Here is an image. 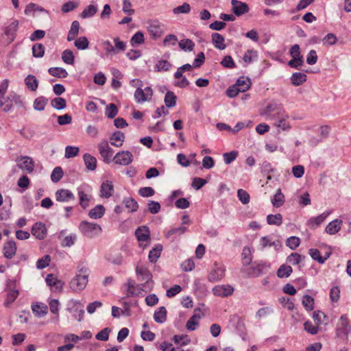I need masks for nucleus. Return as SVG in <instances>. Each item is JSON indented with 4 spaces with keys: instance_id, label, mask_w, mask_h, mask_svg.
Returning <instances> with one entry per match:
<instances>
[{
    "instance_id": "1",
    "label": "nucleus",
    "mask_w": 351,
    "mask_h": 351,
    "mask_svg": "<svg viewBox=\"0 0 351 351\" xmlns=\"http://www.w3.org/2000/svg\"><path fill=\"white\" fill-rule=\"evenodd\" d=\"M8 86V80H4L0 84V109L4 112L10 111L14 104L23 106L20 95L14 93L6 95Z\"/></svg>"
},
{
    "instance_id": "2",
    "label": "nucleus",
    "mask_w": 351,
    "mask_h": 351,
    "mask_svg": "<svg viewBox=\"0 0 351 351\" xmlns=\"http://www.w3.org/2000/svg\"><path fill=\"white\" fill-rule=\"evenodd\" d=\"M329 133L330 128L328 125L311 128V133L308 134V145L312 147L317 146L328 136Z\"/></svg>"
},
{
    "instance_id": "3",
    "label": "nucleus",
    "mask_w": 351,
    "mask_h": 351,
    "mask_svg": "<svg viewBox=\"0 0 351 351\" xmlns=\"http://www.w3.org/2000/svg\"><path fill=\"white\" fill-rule=\"evenodd\" d=\"M88 273L86 269H81L79 273L71 280L70 287L75 292L82 291L88 283Z\"/></svg>"
},
{
    "instance_id": "4",
    "label": "nucleus",
    "mask_w": 351,
    "mask_h": 351,
    "mask_svg": "<svg viewBox=\"0 0 351 351\" xmlns=\"http://www.w3.org/2000/svg\"><path fill=\"white\" fill-rule=\"evenodd\" d=\"M351 332V325L346 315H343L339 319L337 324L336 335L338 338L345 341L348 340V335Z\"/></svg>"
},
{
    "instance_id": "5",
    "label": "nucleus",
    "mask_w": 351,
    "mask_h": 351,
    "mask_svg": "<svg viewBox=\"0 0 351 351\" xmlns=\"http://www.w3.org/2000/svg\"><path fill=\"white\" fill-rule=\"evenodd\" d=\"M79 228L84 234L90 237L101 232V228L99 225L86 221H82Z\"/></svg>"
},
{
    "instance_id": "6",
    "label": "nucleus",
    "mask_w": 351,
    "mask_h": 351,
    "mask_svg": "<svg viewBox=\"0 0 351 351\" xmlns=\"http://www.w3.org/2000/svg\"><path fill=\"white\" fill-rule=\"evenodd\" d=\"M99 152L103 159V161L109 164L112 161V156L114 153L112 149L110 147L106 140L101 141L98 145Z\"/></svg>"
},
{
    "instance_id": "7",
    "label": "nucleus",
    "mask_w": 351,
    "mask_h": 351,
    "mask_svg": "<svg viewBox=\"0 0 351 351\" xmlns=\"http://www.w3.org/2000/svg\"><path fill=\"white\" fill-rule=\"evenodd\" d=\"M290 55L292 59L289 61L288 65L291 68H298L303 64L302 56L300 55V47L294 45L290 49Z\"/></svg>"
},
{
    "instance_id": "8",
    "label": "nucleus",
    "mask_w": 351,
    "mask_h": 351,
    "mask_svg": "<svg viewBox=\"0 0 351 351\" xmlns=\"http://www.w3.org/2000/svg\"><path fill=\"white\" fill-rule=\"evenodd\" d=\"M135 234L141 247L145 248L149 245L150 241V235L148 228L146 226H141L138 228L135 232Z\"/></svg>"
},
{
    "instance_id": "9",
    "label": "nucleus",
    "mask_w": 351,
    "mask_h": 351,
    "mask_svg": "<svg viewBox=\"0 0 351 351\" xmlns=\"http://www.w3.org/2000/svg\"><path fill=\"white\" fill-rule=\"evenodd\" d=\"M243 269V272L248 278H254L261 275L265 267V264L262 263H254L251 265Z\"/></svg>"
},
{
    "instance_id": "10",
    "label": "nucleus",
    "mask_w": 351,
    "mask_h": 351,
    "mask_svg": "<svg viewBox=\"0 0 351 351\" xmlns=\"http://www.w3.org/2000/svg\"><path fill=\"white\" fill-rule=\"evenodd\" d=\"M16 162L17 166L23 171L31 173L34 169V162L33 159L29 156H20L16 158Z\"/></svg>"
},
{
    "instance_id": "11",
    "label": "nucleus",
    "mask_w": 351,
    "mask_h": 351,
    "mask_svg": "<svg viewBox=\"0 0 351 351\" xmlns=\"http://www.w3.org/2000/svg\"><path fill=\"white\" fill-rule=\"evenodd\" d=\"M132 157L131 152L128 151H122L117 153L112 161L117 165H128L132 162Z\"/></svg>"
},
{
    "instance_id": "12",
    "label": "nucleus",
    "mask_w": 351,
    "mask_h": 351,
    "mask_svg": "<svg viewBox=\"0 0 351 351\" xmlns=\"http://www.w3.org/2000/svg\"><path fill=\"white\" fill-rule=\"evenodd\" d=\"M153 90L150 87H146L144 90L138 88L134 93L135 99L138 103H143L151 100Z\"/></svg>"
},
{
    "instance_id": "13",
    "label": "nucleus",
    "mask_w": 351,
    "mask_h": 351,
    "mask_svg": "<svg viewBox=\"0 0 351 351\" xmlns=\"http://www.w3.org/2000/svg\"><path fill=\"white\" fill-rule=\"evenodd\" d=\"M45 281L51 290L54 292L61 291L64 286V282L52 274L47 276Z\"/></svg>"
},
{
    "instance_id": "14",
    "label": "nucleus",
    "mask_w": 351,
    "mask_h": 351,
    "mask_svg": "<svg viewBox=\"0 0 351 351\" xmlns=\"http://www.w3.org/2000/svg\"><path fill=\"white\" fill-rule=\"evenodd\" d=\"M234 288L229 285H217L213 288V293L217 297H228L233 293Z\"/></svg>"
},
{
    "instance_id": "15",
    "label": "nucleus",
    "mask_w": 351,
    "mask_h": 351,
    "mask_svg": "<svg viewBox=\"0 0 351 351\" xmlns=\"http://www.w3.org/2000/svg\"><path fill=\"white\" fill-rule=\"evenodd\" d=\"M47 228L45 225L41 222L36 223L32 228V235L38 239H44L47 236Z\"/></svg>"
},
{
    "instance_id": "16",
    "label": "nucleus",
    "mask_w": 351,
    "mask_h": 351,
    "mask_svg": "<svg viewBox=\"0 0 351 351\" xmlns=\"http://www.w3.org/2000/svg\"><path fill=\"white\" fill-rule=\"evenodd\" d=\"M128 289H127V296L128 297H132V296H136L141 294L142 291H143V287L145 285H136V282L134 280H130L128 282L127 284Z\"/></svg>"
},
{
    "instance_id": "17",
    "label": "nucleus",
    "mask_w": 351,
    "mask_h": 351,
    "mask_svg": "<svg viewBox=\"0 0 351 351\" xmlns=\"http://www.w3.org/2000/svg\"><path fill=\"white\" fill-rule=\"evenodd\" d=\"M225 276V269L223 267H216L212 269L208 276L210 282H215L221 280Z\"/></svg>"
},
{
    "instance_id": "18",
    "label": "nucleus",
    "mask_w": 351,
    "mask_h": 351,
    "mask_svg": "<svg viewBox=\"0 0 351 351\" xmlns=\"http://www.w3.org/2000/svg\"><path fill=\"white\" fill-rule=\"evenodd\" d=\"M114 193V186L111 181L104 182L100 187V196L104 198H109Z\"/></svg>"
},
{
    "instance_id": "19",
    "label": "nucleus",
    "mask_w": 351,
    "mask_h": 351,
    "mask_svg": "<svg viewBox=\"0 0 351 351\" xmlns=\"http://www.w3.org/2000/svg\"><path fill=\"white\" fill-rule=\"evenodd\" d=\"M308 254L313 260L317 261L319 264H324L331 255V252H327L324 256H322L319 250L317 249H310Z\"/></svg>"
},
{
    "instance_id": "20",
    "label": "nucleus",
    "mask_w": 351,
    "mask_h": 351,
    "mask_svg": "<svg viewBox=\"0 0 351 351\" xmlns=\"http://www.w3.org/2000/svg\"><path fill=\"white\" fill-rule=\"evenodd\" d=\"M18 26L19 21L17 20H14L5 27L4 34L8 36L9 43L14 40Z\"/></svg>"
},
{
    "instance_id": "21",
    "label": "nucleus",
    "mask_w": 351,
    "mask_h": 351,
    "mask_svg": "<svg viewBox=\"0 0 351 351\" xmlns=\"http://www.w3.org/2000/svg\"><path fill=\"white\" fill-rule=\"evenodd\" d=\"M125 134L121 131L114 132L110 136V143L112 146L120 147L125 141Z\"/></svg>"
},
{
    "instance_id": "22",
    "label": "nucleus",
    "mask_w": 351,
    "mask_h": 351,
    "mask_svg": "<svg viewBox=\"0 0 351 351\" xmlns=\"http://www.w3.org/2000/svg\"><path fill=\"white\" fill-rule=\"evenodd\" d=\"M16 245L14 241H10L5 243L3 252L4 256L7 258H12L16 252Z\"/></svg>"
},
{
    "instance_id": "23",
    "label": "nucleus",
    "mask_w": 351,
    "mask_h": 351,
    "mask_svg": "<svg viewBox=\"0 0 351 351\" xmlns=\"http://www.w3.org/2000/svg\"><path fill=\"white\" fill-rule=\"evenodd\" d=\"M56 198L58 202H69L74 199V195L68 189H60L56 193Z\"/></svg>"
},
{
    "instance_id": "24",
    "label": "nucleus",
    "mask_w": 351,
    "mask_h": 351,
    "mask_svg": "<svg viewBox=\"0 0 351 351\" xmlns=\"http://www.w3.org/2000/svg\"><path fill=\"white\" fill-rule=\"evenodd\" d=\"M232 10H233L234 13L237 16L243 14L247 12V11H248V6L246 3H241L237 0H232Z\"/></svg>"
},
{
    "instance_id": "25",
    "label": "nucleus",
    "mask_w": 351,
    "mask_h": 351,
    "mask_svg": "<svg viewBox=\"0 0 351 351\" xmlns=\"http://www.w3.org/2000/svg\"><path fill=\"white\" fill-rule=\"evenodd\" d=\"M342 223V220L338 219L331 221L326 227L325 230L329 234H335L340 230Z\"/></svg>"
},
{
    "instance_id": "26",
    "label": "nucleus",
    "mask_w": 351,
    "mask_h": 351,
    "mask_svg": "<svg viewBox=\"0 0 351 351\" xmlns=\"http://www.w3.org/2000/svg\"><path fill=\"white\" fill-rule=\"evenodd\" d=\"M212 42L215 47L220 50H223L226 48V45L225 43L224 37L219 33H213L211 35Z\"/></svg>"
},
{
    "instance_id": "27",
    "label": "nucleus",
    "mask_w": 351,
    "mask_h": 351,
    "mask_svg": "<svg viewBox=\"0 0 351 351\" xmlns=\"http://www.w3.org/2000/svg\"><path fill=\"white\" fill-rule=\"evenodd\" d=\"M32 309L35 315L38 317H43L48 312V307L43 303H36L32 306Z\"/></svg>"
},
{
    "instance_id": "28",
    "label": "nucleus",
    "mask_w": 351,
    "mask_h": 351,
    "mask_svg": "<svg viewBox=\"0 0 351 351\" xmlns=\"http://www.w3.org/2000/svg\"><path fill=\"white\" fill-rule=\"evenodd\" d=\"M105 211L106 209L102 205H97L93 208L90 210L88 216L91 219H100L104 216Z\"/></svg>"
},
{
    "instance_id": "29",
    "label": "nucleus",
    "mask_w": 351,
    "mask_h": 351,
    "mask_svg": "<svg viewBox=\"0 0 351 351\" xmlns=\"http://www.w3.org/2000/svg\"><path fill=\"white\" fill-rule=\"evenodd\" d=\"M79 204L83 208H86L90 204L92 198L91 195L85 193L82 190L78 191Z\"/></svg>"
},
{
    "instance_id": "30",
    "label": "nucleus",
    "mask_w": 351,
    "mask_h": 351,
    "mask_svg": "<svg viewBox=\"0 0 351 351\" xmlns=\"http://www.w3.org/2000/svg\"><path fill=\"white\" fill-rule=\"evenodd\" d=\"M84 160L86 168L89 170L94 171L97 168V159L90 154L84 155Z\"/></svg>"
},
{
    "instance_id": "31",
    "label": "nucleus",
    "mask_w": 351,
    "mask_h": 351,
    "mask_svg": "<svg viewBox=\"0 0 351 351\" xmlns=\"http://www.w3.org/2000/svg\"><path fill=\"white\" fill-rule=\"evenodd\" d=\"M25 84L31 91H36L38 86V81L34 75H29L25 79Z\"/></svg>"
},
{
    "instance_id": "32",
    "label": "nucleus",
    "mask_w": 351,
    "mask_h": 351,
    "mask_svg": "<svg viewBox=\"0 0 351 351\" xmlns=\"http://www.w3.org/2000/svg\"><path fill=\"white\" fill-rule=\"evenodd\" d=\"M235 84L241 89V93H244L250 88L251 82L249 78L241 77L237 80Z\"/></svg>"
},
{
    "instance_id": "33",
    "label": "nucleus",
    "mask_w": 351,
    "mask_h": 351,
    "mask_svg": "<svg viewBox=\"0 0 351 351\" xmlns=\"http://www.w3.org/2000/svg\"><path fill=\"white\" fill-rule=\"evenodd\" d=\"M154 320L158 323H163L167 319V310L164 306L158 308L154 315Z\"/></svg>"
},
{
    "instance_id": "34",
    "label": "nucleus",
    "mask_w": 351,
    "mask_h": 351,
    "mask_svg": "<svg viewBox=\"0 0 351 351\" xmlns=\"http://www.w3.org/2000/svg\"><path fill=\"white\" fill-rule=\"evenodd\" d=\"M171 68V64L166 60H160L154 66L155 71L164 72L168 71Z\"/></svg>"
},
{
    "instance_id": "35",
    "label": "nucleus",
    "mask_w": 351,
    "mask_h": 351,
    "mask_svg": "<svg viewBox=\"0 0 351 351\" xmlns=\"http://www.w3.org/2000/svg\"><path fill=\"white\" fill-rule=\"evenodd\" d=\"M49 73L56 77L65 78L68 75L67 71L60 67H51L48 70Z\"/></svg>"
},
{
    "instance_id": "36",
    "label": "nucleus",
    "mask_w": 351,
    "mask_h": 351,
    "mask_svg": "<svg viewBox=\"0 0 351 351\" xmlns=\"http://www.w3.org/2000/svg\"><path fill=\"white\" fill-rule=\"evenodd\" d=\"M80 23L78 21H75L72 23L71 29L67 35V40L69 41L73 40L79 33Z\"/></svg>"
},
{
    "instance_id": "37",
    "label": "nucleus",
    "mask_w": 351,
    "mask_h": 351,
    "mask_svg": "<svg viewBox=\"0 0 351 351\" xmlns=\"http://www.w3.org/2000/svg\"><path fill=\"white\" fill-rule=\"evenodd\" d=\"M293 269L291 266L282 265L277 271V276L280 278H287L292 273Z\"/></svg>"
},
{
    "instance_id": "38",
    "label": "nucleus",
    "mask_w": 351,
    "mask_h": 351,
    "mask_svg": "<svg viewBox=\"0 0 351 351\" xmlns=\"http://www.w3.org/2000/svg\"><path fill=\"white\" fill-rule=\"evenodd\" d=\"M201 318V315L197 313H195L186 322V328L189 330H194L196 326L199 324V321Z\"/></svg>"
},
{
    "instance_id": "39",
    "label": "nucleus",
    "mask_w": 351,
    "mask_h": 351,
    "mask_svg": "<svg viewBox=\"0 0 351 351\" xmlns=\"http://www.w3.org/2000/svg\"><path fill=\"white\" fill-rule=\"evenodd\" d=\"M19 291L14 289H10L7 291L6 298L5 300V305L8 306L12 304L18 297Z\"/></svg>"
},
{
    "instance_id": "40",
    "label": "nucleus",
    "mask_w": 351,
    "mask_h": 351,
    "mask_svg": "<svg viewBox=\"0 0 351 351\" xmlns=\"http://www.w3.org/2000/svg\"><path fill=\"white\" fill-rule=\"evenodd\" d=\"M62 61L67 64H73L75 61V56L73 53L70 49L64 50L62 53Z\"/></svg>"
},
{
    "instance_id": "41",
    "label": "nucleus",
    "mask_w": 351,
    "mask_h": 351,
    "mask_svg": "<svg viewBox=\"0 0 351 351\" xmlns=\"http://www.w3.org/2000/svg\"><path fill=\"white\" fill-rule=\"evenodd\" d=\"M162 247L160 245H156L154 247L149 254V259L152 263H155L157 261L158 258L160 256L161 251Z\"/></svg>"
},
{
    "instance_id": "42",
    "label": "nucleus",
    "mask_w": 351,
    "mask_h": 351,
    "mask_svg": "<svg viewBox=\"0 0 351 351\" xmlns=\"http://www.w3.org/2000/svg\"><path fill=\"white\" fill-rule=\"evenodd\" d=\"M242 261L244 265H249L252 261V252L249 247H244L242 252Z\"/></svg>"
},
{
    "instance_id": "43",
    "label": "nucleus",
    "mask_w": 351,
    "mask_h": 351,
    "mask_svg": "<svg viewBox=\"0 0 351 351\" xmlns=\"http://www.w3.org/2000/svg\"><path fill=\"white\" fill-rule=\"evenodd\" d=\"M285 202V196L281 193V190L278 189L272 199V204L274 207L278 208Z\"/></svg>"
},
{
    "instance_id": "44",
    "label": "nucleus",
    "mask_w": 351,
    "mask_h": 351,
    "mask_svg": "<svg viewBox=\"0 0 351 351\" xmlns=\"http://www.w3.org/2000/svg\"><path fill=\"white\" fill-rule=\"evenodd\" d=\"M267 221L269 225L280 226L282 221V216L280 214L269 215L267 217Z\"/></svg>"
},
{
    "instance_id": "45",
    "label": "nucleus",
    "mask_w": 351,
    "mask_h": 351,
    "mask_svg": "<svg viewBox=\"0 0 351 351\" xmlns=\"http://www.w3.org/2000/svg\"><path fill=\"white\" fill-rule=\"evenodd\" d=\"M330 212H324L319 215L316 217H311L308 219V223L313 224H315V226H318L321 223H322L330 215Z\"/></svg>"
},
{
    "instance_id": "46",
    "label": "nucleus",
    "mask_w": 351,
    "mask_h": 351,
    "mask_svg": "<svg viewBox=\"0 0 351 351\" xmlns=\"http://www.w3.org/2000/svg\"><path fill=\"white\" fill-rule=\"evenodd\" d=\"M306 80V76L304 73H295L291 77V82L295 86H299L304 82Z\"/></svg>"
},
{
    "instance_id": "47",
    "label": "nucleus",
    "mask_w": 351,
    "mask_h": 351,
    "mask_svg": "<svg viewBox=\"0 0 351 351\" xmlns=\"http://www.w3.org/2000/svg\"><path fill=\"white\" fill-rule=\"evenodd\" d=\"M33 56L36 58H42L45 54V47L41 43H36L32 47Z\"/></svg>"
},
{
    "instance_id": "48",
    "label": "nucleus",
    "mask_w": 351,
    "mask_h": 351,
    "mask_svg": "<svg viewBox=\"0 0 351 351\" xmlns=\"http://www.w3.org/2000/svg\"><path fill=\"white\" fill-rule=\"evenodd\" d=\"M47 99L40 96L36 98L34 102V108L37 110H43L47 104Z\"/></svg>"
},
{
    "instance_id": "49",
    "label": "nucleus",
    "mask_w": 351,
    "mask_h": 351,
    "mask_svg": "<svg viewBox=\"0 0 351 351\" xmlns=\"http://www.w3.org/2000/svg\"><path fill=\"white\" fill-rule=\"evenodd\" d=\"M136 274L143 276V280H145V283H148L149 280L152 278V274L149 271L144 267H137Z\"/></svg>"
},
{
    "instance_id": "50",
    "label": "nucleus",
    "mask_w": 351,
    "mask_h": 351,
    "mask_svg": "<svg viewBox=\"0 0 351 351\" xmlns=\"http://www.w3.org/2000/svg\"><path fill=\"white\" fill-rule=\"evenodd\" d=\"M305 256H302L298 253H292L287 257V261L292 265H299L302 261H304Z\"/></svg>"
},
{
    "instance_id": "51",
    "label": "nucleus",
    "mask_w": 351,
    "mask_h": 351,
    "mask_svg": "<svg viewBox=\"0 0 351 351\" xmlns=\"http://www.w3.org/2000/svg\"><path fill=\"white\" fill-rule=\"evenodd\" d=\"M165 102L167 107H173L176 104V96L171 91H168L165 97Z\"/></svg>"
},
{
    "instance_id": "52",
    "label": "nucleus",
    "mask_w": 351,
    "mask_h": 351,
    "mask_svg": "<svg viewBox=\"0 0 351 351\" xmlns=\"http://www.w3.org/2000/svg\"><path fill=\"white\" fill-rule=\"evenodd\" d=\"M313 319L316 325H320L324 322L326 315L324 312L320 311H315L313 314Z\"/></svg>"
},
{
    "instance_id": "53",
    "label": "nucleus",
    "mask_w": 351,
    "mask_h": 351,
    "mask_svg": "<svg viewBox=\"0 0 351 351\" xmlns=\"http://www.w3.org/2000/svg\"><path fill=\"white\" fill-rule=\"evenodd\" d=\"M51 106L58 110L63 109L66 106V100L62 97H56L51 100Z\"/></svg>"
},
{
    "instance_id": "54",
    "label": "nucleus",
    "mask_w": 351,
    "mask_h": 351,
    "mask_svg": "<svg viewBox=\"0 0 351 351\" xmlns=\"http://www.w3.org/2000/svg\"><path fill=\"white\" fill-rule=\"evenodd\" d=\"M97 11V8L94 5H88L86 9L83 10L81 14L82 18H88L93 16Z\"/></svg>"
},
{
    "instance_id": "55",
    "label": "nucleus",
    "mask_w": 351,
    "mask_h": 351,
    "mask_svg": "<svg viewBox=\"0 0 351 351\" xmlns=\"http://www.w3.org/2000/svg\"><path fill=\"white\" fill-rule=\"evenodd\" d=\"M63 176V171L60 167H56L51 175V179L53 182H58Z\"/></svg>"
},
{
    "instance_id": "56",
    "label": "nucleus",
    "mask_w": 351,
    "mask_h": 351,
    "mask_svg": "<svg viewBox=\"0 0 351 351\" xmlns=\"http://www.w3.org/2000/svg\"><path fill=\"white\" fill-rule=\"evenodd\" d=\"M88 45L89 42L88 39L84 36L80 37L75 41V46L78 49H86L88 47Z\"/></svg>"
},
{
    "instance_id": "57",
    "label": "nucleus",
    "mask_w": 351,
    "mask_h": 351,
    "mask_svg": "<svg viewBox=\"0 0 351 351\" xmlns=\"http://www.w3.org/2000/svg\"><path fill=\"white\" fill-rule=\"evenodd\" d=\"M179 46L182 50L192 51L194 48L195 44L190 39H183L179 42Z\"/></svg>"
},
{
    "instance_id": "58",
    "label": "nucleus",
    "mask_w": 351,
    "mask_h": 351,
    "mask_svg": "<svg viewBox=\"0 0 351 351\" xmlns=\"http://www.w3.org/2000/svg\"><path fill=\"white\" fill-rule=\"evenodd\" d=\"M149 34L155 38L160 37L162 34V29L159 25L151 24L148 27Z\"/></svg>"
},
{
    "instance_id": "59",
    "label": "nucleus",
    "mask_w": 351,
    "mask_h": 351,
    "mask_svg": "<svg viewBox=\"0 0 351 351\" xmlns=\"http://www.w3.org/2000/svg\"><path fill=\"white\" fill-rule=\"evenodd\" d=\"M118 113V109L115 104H110L107 106L106 108V115L110 118L113 119Z\"/></svg>"
},
{
    "instance_id": "60",
    "label": "nucleus",
    "mask_w": 351,
    "mask_h": 351,
    "mask_svg": "<svg viewBox=\"0 0 351 351\" xmlns=\"http://www.w3.org/2000/svg\"><path fill=\"white\" fill-rule=\"evenodd\" d=\"M131 45H141L145 42L144 35L141 32H137L131 38Z\"/></svg>"
},
{
    "instance_id": "61",
    "label": "nucleus",
    "mask_w": 351,
    "mask_h": 351,
    "mask_svg": "<svg viewBox=\"0 0 351 351\" xmlns=\"http://www.w3.org/2000/svg\"><path fill=\"white\" fill-rule=\"evenodd\" d=\"M193 67H194L193 65L192 66L189 64H186L183 65L182 66L179 67L177 71L175 73V75H174L175 78L180 79L182 76L184 72L191 71Z\"/></svg>"
},
{
    "instance_id": "62",
    "label": "nucleus",
    "mask_w": 351,
    "mask_h": 351,
    "mask_svg": "<svg viewBox=\"0 0 351 351\" xmlns=\"http://www.w3.org/2000/svg\"><path fill=\"white\" fill-rule=\"evenodd\" d=\"M173 341L176 343L180 344L181 346L189 344L191 341L187 335H175Z\"/></svg>"
},
{
    "instance_id": "63",
    "label": "nucleus",
    "mask_w": 351,
    "mask_h": 351,
    "mask_svg": "<svg viewBox=\"0 0 351 351\" xmlns=\"http://www.w3.org/2000/svg\"><path fill=\"white\" fill-rule=\"evenodd\" d=\"M51 262V257L49 255H45L41 258L38 259L36 263V266L38 269H44L47 267Z\"/></svg>"
},
{
    "instance_id": "64",
    "label": "nucleus",
    "mask_w": 351,
    "mask_h": 351,
    "mask_svg": "<svg viewBox=\"0 0 351 351\" xmlns=\"http://www.w3.org/2000/svg\"><path fill=\"white\" fill-rule=\"evenodd\" d=\"M78 3L73 1H69L65 3H64L62 6V11L64 13H67L69 12H71L73 10H75L76 8H77Z\"/></svg>"
}]
</instances>
